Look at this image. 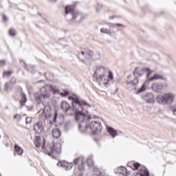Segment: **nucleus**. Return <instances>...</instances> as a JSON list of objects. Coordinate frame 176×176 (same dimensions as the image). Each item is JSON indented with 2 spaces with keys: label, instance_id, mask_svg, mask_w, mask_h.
Wrapping results in <instances>:
<instances>
[{
  "label": "nucleus",
  "instance_id": "f3484780",
  "mask_svg": "<svg viewBox=\"0 0 176 176\" xmlns=\"http://www.w3.org/2000/svg\"><path fill=\"white\" fill-rule=\"evenodd\" d=\"M152 89L154 91L159 93V91L164 89V86L160 83L156 82L152 85Z\"/></svg>",
  "mask_w": 176,
  "mask_h": 176
},
{
  "label": "nucleus",
  "instance_id": "f03ea898",
  "mask_svg": "<svg viewBox=\"0 0 176 176\" xmlns=\"http://www.w3.org/2000/svg\"><path fill=\"white\" fill-rule=\"evenodd\" d=\"M69 100L73 101L72 102V109L75 112L76 119L78 120L80 118H85V116H83V107L85 108H90V104L85 100H80L78 96H69Z\"/></svg>",
  "mask_w": 176,
  "mask_h": 176
},
{
  "label": "nucleus",
  "instance_id": "ddd939ff",
  "mask_svg": "<svg viewBox=\"0 0 176 176\" xmlns=\"http://www.w3.org/2000/svg\"><path fill=\"white\" fill-rule=\"evenodd\" d=\"M34 130L35 133L38 134H41V133H43L45 131V124L42 121L37 122L34 124Z\"/></svg>",
  "mask_w": 176,
  "mask_h": 176
},
{
  "label": "nucleus",
  "instance_id": "aec40b11",
  "mask_svg": "<svg viewBox=\"0 0 176 176\" xmlns=\"http://www.w3.org/2000/svg\"><path fill=\"white\" fill-rule=\"evenodd\" d=\"M52 135L54 138H60L61 136V131L58 129H54L52 130Z\"/></svg>",
  "mask_w": 176,
  "mask_h": 176
},
{
  "label": "nucleus",
  "instance_id": "de8ad7c7",
  "mask_svg": "<svg viewBox=\"0 0 176 176\" xmlns=\"http://www.w3.org/2000/svg\"><path fill=\"white\" fill-rule=\"evenodd\" d=\"M109 19H113V17H110Z\"/></svg>",
  "mask_w": 176,
  "mask_h": 176
},
{
  "label": "nucleus",
  "instance_id": "a19ab883",
  "mask_svg": "<svg viewBox=\"0 0 176 176\" xmlns=\"http://www.w3.org/2000/svg\"><path fill=\"white\" fill-rule=\"evenodd\" d=\"M81 54H82V56H86V52H85V51H81Z\"/></svg>",
  "mask_w": 176,
  "mask_h": 176
},
{
  "label": "nucleus",
  "instance_id": "8fccbe9b",
  "mask_svg": "<svg viewBox=\"0 0 176 176\" xmlns=\"http://www.w3.org/2000/svg\"><path fill=\"white\" fill-rule=\"evenodd\" d=\"M0 90H1V87H0Z\"/></svg>",
  "mask_w": 176,
  "mask_h": 176
},
{
  "label": "nucleus",
  "instance_id": "9d476101",
  "mask_svg": "<svg viewBox=\"0 0 176 176\" xmlns=\"http://www.w3.org/2000/svg\"><path fill=\"white\" fill-rule=\"evenodd\" d=\"M131 76H128V80L125 82L126 88L128 90H133L135 89V86L139 83V80L137 78L133 80L131 79Z\"/></svg>",
  "mask_w": 176,
  "mask_h": 176
},
{
  "label": "nucleus",
  "instance_id": "423d86ee",
  "mask_svg": "<svg viewBox=\"0 0 176 176\" xmlns=\"http://www.w3.org/2000/svg\"><path fill=\"white\" fill-rule=\"evenodd\" d=\"M175 100V95L173 93H166L164 95H159L156 97V101L160 105L173 104Z\"/></svg>",
  "mask_w": 176,
  "mask_h": 176
},
{
  "label": "nucleus",
  "instance_id": "a211bd4d",
  "mask_svg": "<svg viewBox=\"0 0 176 176\" xmlns=\"http://www.w3.org/2000/svg\"><path fill=\"white\" fill-rule=\"evenodd\" d=\"M107 131L112 138H115V137H117L118 135V131L112 127H107Z\"/></svg>",
  "mask_w": 176,
  "mask_h": 176
},
{
  "label": "nucleus",
  "instance_id": "2eb2a0df",
  "mask_svg": "<svg viewBox=\"0 0 176 176\" xmlns=\"http://www.w3.org/2000/svg\"><path fill=\"white\" fill-rule=\"evenodd\" d=\"M58 166L68 171V170H71V168H72L74 164L72 163H69L67 161H61L58 163Z\"/></svg>",
  "mask_w": 176,
  "mask_h": 176
},
{
  "label": "nucleus",
  "instance_id": "473e14b6",
  "mask_svg": "<svg viewBox=\"0 0 176 176\" xmlns=\"http://www.w3.org/2000/svg\"><path fill=\"white\" fill-rule=\"evenodd\" d=\"M69 126H71V121H68L65 123V128L68 129V127H69Z\"/></svg>",
  "mask_w": 176,
  "mask_h": 176
},
{
  "label": "nucleus",
  "instance_id": "49530a36",
  "mask_svg": "<svg viewBox=\"0 0 176 176\" xmlns=\"http://www.w3.org/2000/svg\"><path fill=\"white\" fill-rule=\"evenodd\" d=\"M116 25L121 26V25H122V24H120V23H117V24H116Z\"/></svg>",
  "mask_w": 176,
  "mask_h": 176
},
{
  "label": "nucleus",
  "instance_id": "a18cd8bd",
  "mask_svg": "<svg viewBox=\"0 0 176 176\" xmlns=\"http://www.w3.org/2000/svg\"><path fill=\"white\" fill-rule=\"evenodd\" d=\"M12 83H16V79L14 78Z\"/></svg>",
  "mask_w": 176,
  "mask_h": 176
},
{
  "label": "nucleus",
  "instance_id": "412c9836",
  "mask_svg": "<svg viewBox=\"0 0 176 176\" xmlns=\"http://www.w3.org/2000/svg\"><path fill=\"white\" fill-rule=\"evenodd\" d=\"M34 145H35L36 148H41V145H42V141L41 140L40 136L35 137Z\"/></svg>",
  "mask_w": 176,
  "mask_h": 176
},
{
  "label": "nucleus",
  "instance_id": "c756f323",
  "mask_svg": "<svg viewBox=\"0 0 176 176\" xmlns=\"http://www.w3.org/2000/svg\"><path fill=\"white\" fill-rule=\"evenodd\" d=\"M9 34H10V35H12V36H14V35H16V30H14V29H11L9 31Z\"/></svg>",
  "mask_w": 176,
  "mask_h": 176
},
{
  "label": "nucleus",
  "instance_id": "4468645a",
  "mask_svg": "<svg viewBox=\"0 0 176 176\" xmlns=\"http://www.w3.org/2000/svg\"><path fill=\"white\" fill-rule=\"evenodd\" d=\"M142 100H144L147 104H155V96L152 93H146L142 96Z\"/></svg>",
  "mask_w": 176,
  "mask_h": 176
},
{
  "label": "nucleus",
  "instance_id": "a878e982",
  "mask_svg": "<svg viewBox=\"0 0 176 176\" xmlns=\"http://www.w3.org/2000/svg\"><path fill=\"white\" fill-rule=\"evenodd\" d=\"M46 77L49 80H53V79H54V75L52 73L47 74Z\"/></svg>",
  "mask_w": 176,
  "mask_h": 176
},
{
  "label": "nucleus",
  "instance_id": "393cba45",
  "mask_svg": "<svg viewBox=\"0 0 176 176\" xmlns=\"http://www.w3.org/2000/svg\"><path fill=\"white\" fill-rule=\"evenodd\" d=\"M157 79H162V76L159 74H155L154 76L148 79V80L152 81V80H156Z\"/></svg>",
  "mask_w": 176,
  "mask_h": 176
},
{
  "label": "nucleus",
  "instance_id": "e433bc0d",
  "mask_svg": "<svg viewBox=\"0 0 176 176\" xmlns=\"http://www.w3.org/2000/svg\"><path fill=\"white\" fill-rule=\"evenodd\" d=\"M109 25L110 28H113V27H115V24L113 23H109Z\"/></svg>",
  "mask_w": 176,
  "mask_h": 176
},
{
  "label": "nucleus",
  "instance_id": "c85d7f7f",
  "mask_svg": "<svg viewBox=\"0 0 176 176\" xmlns=\"http://www.w3.org/2000/svg\"><path fill=\"white\" fill-rule=\"evenodd\" d=\"M68 94H69V92H68V91H65L64 92H60V95L62 97H67V96H68Z\"/></svg>",
  "mask_w": 176,
  "mask_h": 176
},
{
  "label": "nucleus",
  "instance_id": "cd10ccee",
  "mask_svg": "<svg viewBox=\"0 0 176 176\" xmlns=\"http://www.w3.org/2000/svg\"><path fill=\"white\" fill-rule=\"evenodd\" d=\"M93 56H94L93 52H91V51L86 52L87 58H91V57H93Z\"/></svg>",
  "mask_w": 176,
  "mask_h": 176
},
{
  "label": "nucleus",
  "instance_id": "ea45409f",
  "mask_svg": "<svg viewBox=\"0 0 176 176\" xmlns=\"http://www.w3.org/2000/svg\"><path fill=\"white\" fill-rule=\"evenodd\" d=\"M15 119H19V118H20V116L19 114H16L14 116V117Z\"/></svg>",
  "mask_w": 176,
  "mask_h": 176
},
{
  "label": "nucleus",
  "instance_id": "4be33fe9",
  "mask_svg": "<svg viewBox=\"0 0 176 176\" xmlns=\"http://www.w3.org/2000/svg\"><path fill=\"white\" fill-rule=\"evenodd\" d=\"M14 149H15V153H16V155H19V156L23 155V152H24V151L22 150L21 148L19 146V145L17 144L14 146Z\"/></svg>",
  "mask_w": 176,
  "mask_h": 176
},
{
  "label": "nucleus",
  "instance_id": "7c9ffc66",
  "mask_svg": "<svg viewBox=\"0 0 176 176\" xmlns=\"http://www.w3.org/2000/svg\"><path fill=\"white\" fill-rule=\"evenodd\" d=\"M107 72L109 73L108 78L112 80V79H113V74H112V72H111V71H109V69Z\"/></svg>",
  "mask_w": 176,
  "mask_h": 176
},
{
  "label": "nucleus",
  "instance_id": "1a4fd4ad",
  "mask_svg": "<svg viewBox=\"0 0 176 176\" xmlns=\"http://www.w3.org/2000/svg\"><path fill=\"white\" fill-rule=\"evenodd\" d=\"M133 167L135 170H139L138 174L140 176H149V170L144 165H141L140 163H135L133 164Z\"/></svg>",
  "mask_w": 176,
  "mask_h": 176
},
{
  "label": "nucleus",
  "instance_id": "20e7f679",
  "mask_svg": "<svg viewBox=\"0 0 176 176\" xmlns=\"http://www.w3.org/2000/svg\"><path fill=\"white\" fill-rule=\"evenodd\" d=\"M109 72V68L106 66L98 65L96 67L94 78H95L97 82L100 86H107L109 82L107 74Z\"/></svg>",
  "mask_w": 176,
  "mask_h": 176
},
{
  "label": "nucleus",
  "instance_id": "f8f14e48",
  "mask_svg": "<svg viewBox=\"0 0 176 176\" xmlns=\"http://www.w3.org/2000/svg\"><path fill=\"white\" fill-rule=\"evenodd\" d=\"M65 13L69 20H72L76 17V12H75V8L72 6H69L65 8Z\"/></svg>",
  "mask_w": 176,
  "mask_h": 176
},
{
  "label": "nucleus",
  "instance_id": "7ed1b4c3",
  "mask_svg": "<svg viewBox=\"0 0 176 176\" xmlns=\"http://www.w3.org/2000/svg\"><path fill=\"white\" fill-rule=\"evenodd\" d=\"M40 91L41 97L39 96V94H35V101L37 104H41V102H42V98L44 100H47L52 97V94L49 91H51L53 94H58V93H60L58 87L50 85H47L44 87L41 88Z\"/></svg>",
  "mask_w": 176,
  "mask_h": 176
},
{
  "label": "nucleus",
  "instance_id": "c03bdc74",
  "mask_svg": "<svg viewBox=\"0 0 176 176\" xmlns=\"http://www.w3.org/2000/svg\"><path fill=\"white\" fill-rule=\"evenodd\" d=\"M5 74H6V75H10V72H7V73H4V75H5Z\"/></svg>",
  "mask_w": 176,
  "mask_h": 176
},
{
  "label": "nucleus",
  "instance_id": "72a5a7b5",
  "mask_svg": "<svg viewBox=\"0 0 176 176\" xmlns=\"http://www.w3.org/2000/svg\"><path fill=\"white\" fill-rule=\"evenodd\" d=\"M6 61L5 60H1L0 61V67H3L5 65Z\"/></svg>",
  "mask_w": 176,
  "mask_h": 176
},
{
  "label": "nucleus",
  "instance_id": "58836bf2",
  "mask_svg": "<svg viewBox=\"0 0 176 176\" xmlns=\"http://www.w3.org/2000/svg\"><path fill=\"white\" fill-rule=\"evenodd\" d=\"M145 85H143L142 86V89H140V91H144V90H145Z\"/></svg>",
  "mask_w": 176,
  "mask_h": 176
},
{
  "label": "nucleus",
  "instance_id": "37998d69",
  "mask_svg": "<svg viewBox=\"0 0 176 176\" xmlns=\"http://www.w3.org/2000/svg\"><path fill=\"white\" fill-rule=\"evenodd\" d=\"M48 1H50L51 2H56L57 0H48Z\"/></svg>",
  "mask_w": 176,
  "mask_h": 176
},
{
  "label": "nucleus",
  "instance_id": "2f4dec72",
  "mask_svg": "<svg viewBox=\"0 0 176 176\" xmlns=\"http://www.w3.org/2000/svg\"><path fill=\"white\" fill-rule=\"evenodd\" d=\"M31 122H32V118L31 117H27L26 118V123H31Z\"/></svg>",
  "mask_w": 176,
  "mask_h": 176
},
{
  "label": "nucleus",
  "instance_id": "f257e3e1",
  "mask_svg": "<svg viewBox=\"0 0 176 176\" xmlns=\"http://www.w3.org/2000/svg\"><path fill=\"white\" fill-rule=\"evenodd\" d=\"M84 118L80 117L76 119V122H80L78 129L81 133H85L86 130H91L93 134H97L101 131V122L99 121L91 120V116L86 115L83 111Z\"/></svg>",
  "mask_w": 176,
  "mask_h": 176
},
{
  "label": "nucleus",
  "instance_id": "0eeeda50",
  "mask_svg": "<svg viewBox=\"0 0 176 176\" xmlns=\"http://www.w3.org/2000/svg\"><path fill=\"white\" fill-rule=\"evenodd\" d=\"M153 73V71L151 70L149 68H143L140 69L139 67H137L135 69V71L133 72V76L134 79H138V78H142L143 76H146V78H149V75Z\"/></svg>",
  "mask_w": 176,
  "mask_h": 176
},
{
  "label": "nucleus",
  "instance_id": "5701e85b",
  "mask_svg": "<svg viewBox=\"0 0 176 176\" xmlns=\"http://www.w3.org/2000/svg\"><path fill=\"white\" fill-rule=\"evenodd\" d=\"M100 32L103 34H107L108 35H112V34H115V32H111V30L105 28L100 29Z\"/></svg>",
  "mask_w": 176,
  "mask_h": 176
},
{
  "label": "nucleus",
  "instance_id": "c9c22d12",
  "mask_svg": "<svg viewBox=\"0 0 176 176\" xmlns=\"http://www.w3.org/2000/svg\"><path fill=\"white\" fill-rule=\"evenodd\" d=\"M57 121V113H54V122H56Z\"/></svg>",
  "mask_w": 176,
  "mask_h": 176
},
{
  "label": "nucleus",
  "instance_id": "9b49d317",
  "mask_svg": "<svg viewBox=\"0 0 176 176\" xmlns=\"http://www.w3.org/2000/svg\"><path fill=\"white\" fill-rule=\"evenodd\" d=\"M38 116H40V119H50L53 115V113L52 112V109H45L38 111Z\"/></svg>",
  "mask_w": 176,
  "mask_h": 176
},
{
  "label": "nucleus",
  "instance_id": "bb28decb",
  "mask_svg": "<svg viewBox=\"0 0 176 176\" xmlns=\"http://www.w3.org/2000/svg\"><path fill=\"white\" fill-rule=\"evenodd\" d=\"M27 102V98L25 97V95H23L22 97V100L20 101V104L22 105V107Z\"/></svg>",
  "mask_w": 176,
  "mask_h": 176
},
{
  "label": "nucleus",
  "instance_id": "4c0bfd02",
  "mask_svg": "<svg viewBox=\"0 0 176 176\" xmlns=\"http://www.w3.org/2000/svg\"><path fill=\"white\" fill-rule=\"evenodd\" d=\"M98 8H102V5H100V4L98 5V6L96 8L97 12H98Z\"/></svg>",
  "mask_w": 176,
  "mask_h": 176
},
{
  "label": "nucleus",
  "instance_id": "b1692460",
  "mask_svg": "<svg viewBox=\"0 0 176 176\" xmlns=\"http://www.w3.org/2000/svg\"><path fill=\"white\" fill-rule=\"evenodd\" d=\"M87 164L88 167H93V166H94V162L93 161L92 157H90L87 159Z\"/></svg>",
  "mask_w": 176,
  "mask_h": 176
},
{
  "label": "nucleus",
  "instance_id": "79ce46f5",
  "mask_svg": "<svg viewBox=\"0 0 176 176\" xmlns=\"http://www.w3.org/2000/svg\"><path fill=\"white\" fill-rule=\"evenodd\" d=\"M6 90H9V86L8 85V83H6Z\"/></svg>",
  "mask_w": 176,
  "mask_h": 176
},
{
  "label": "nucleus",
  "instance_id": "f704fd0d",
  "mask_svg": "<svg viewBox=\"0 0 176 176\" xmlns=\"http://www.w3.org/2000/svg\"><path fill=\"white\" fill-rule=\"evenodd\" d=\"M3 21H8V16H6V15H4V16H3Z\"/></svg>",
  "mask_w": 176,
  "mask_h": 176
},
{
  "label": "nucleus",
  "instance_id": "6e6552de",
  "mask_svg": "<svg viewBox=\"0 0 176 176\" xmlns=\"http://www.w3.org/2000/svg\"><path fill=\"white\" fill-rule=\"evenodd\" d=\"M74 164L78 165V172L75 173L76 176L83 175V171L85 170V163L83 162V157H79L74 160Z\"/></svg>",
  "mask_w": 176,
  "mask_h": 176
},
{
  "label": "nucleus",
  "instance_id": "dca6fc26",
  "mask_svg": "<svg viewBox=\"0 0 176 176\" xmlns=\"http://www.w3.org/2000/svg\"><path fill=\"white\" fill-rule=\"evenodd\" d=\"M117 175L129 176L130 175V171H129L127 168H126L125 167H121V168H119V172L117 174Z\"/></svg>",
  "mask_w": 176,
  "mask_h": 176
},
{
  "label": "nucleus",
  "instance_id": "6ab92c4d",
  "mask_svg": "<svg viewBox=\"0 0 176 176\" xmlns=\"http://www.w3.org/2000/svg\"><path fill=\"white\" fill-rule=\"evenodd\" d=\"M61 109L65 111V112H68V111H69L71 106L69 105V104H68V102L63 101L62 102L61 104H60Z\"/></svg>",
  "mask_w": 176,
  "mask_h": 176
},
{
  "label": "nucleus",
  "instance_id": "09e8293b",
  "mask_svg": "<svg viewBox=\"0 0 176 176\" xmlns=\"http://www.w3.org/2000/svg\"><path fill=\"white\" fill-rule=\"evenodd\" d=\"M0 8H2V6H0Z\"/></svg>",
  "mask_w": 176,
  "mask_h": 176
},
{
  "label": "nucleus",
  "instance_id": "39448f33",
  "mask_svg": "<svg viewBox=\"0 0 176 176\" xmlns=\"http://www.w3.org/2000/svg\"><path fill=\"white\" fill-rule=\"evenodd\" d=\"M42 149L44 153H46L49 156H52V155L56 156L61 153V144L58 142H54L53 144H47L46 147H45V144H43Z\"/></svg>",
  "mask_w": 176,
  "mask_h": 176
}]
</instances>
